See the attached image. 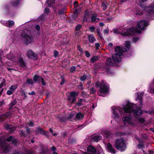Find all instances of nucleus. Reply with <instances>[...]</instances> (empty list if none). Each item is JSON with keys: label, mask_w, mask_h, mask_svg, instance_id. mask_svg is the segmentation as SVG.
Masks as SVG:
<instances>
[{"label": "nucleus", "mask_w": 154, "mask_h": 154, "mask_svg": "<svg viewBox=\"0 0 154 154\" xmlns=\"http://www.w3.org/2000/svg\"><path fill=\"white\" fill-rule=\"evenodd\" d=\"M136 104L132 103H128L124 108H120L119 107H116L115 106L112 107V117L117 121L120 120V117L118 112L121 114H124L126 112H133L134 116L140 115L141 114L142 111L139 108H137Z\"/></svg>", "instance_id": "1"}, {"label": "nucleus", "mask_w": 154, "mask_h": 154, "mask_svg": "<svg viewBox=\"0 0 154 154\" xmlns=\"http://www.w3.org/2000/svg\"><path fill=\"white\" fill-rule=\"evenodd\" d=\"M130 43L128 41L125 42V46L121 49L119 46H117L115 48V51L117 52L114 54L112 56V59L113 61H112L110 58H108L106 60V64L108 66L114 65V63L120 62L121 61L122 56L123 54L122 52H125L127 51L130 48Z\"/></svg>", "instance_id": "2"}, {"label": "nucleus", "mask_w": 154, "mask_h": 154, "mask_svg": "<svg viewBox=\"0 0 154 154\" xmlns=\"http://www.w3.org/2000/svg\"><path fill=\"white\" fill-rule=\"evenodd\" d=\"M114 33L116 34H119L122 36H128L133 35L135 32L139 33L140 30L134 28H128L126 29L123 28L119 29H113Z\"/></svg>", "instance_id": "3"}, {"label": "nucleus", "mask_w": 154, "mask_h": 154, "mask_svg": "<svg viewBox=\"0 0 154 154\" xmlns=\"http://www.w3.org/2000/svg\"><path fill=\"white\" fill-rule=\"evenodd\" d=\"M116 148L121 152L125 151L126 149V144L124 139L121 138L117 139L115 141Z\"/></svg>", "instance_id": "4"}, {"label": "nucleus", "mask_w": 154, "mask_h": 154, "mask_svg": "<svg viewBox=\"0 0 154 154\" xmlns=\"http://www.w3.org/2000/svg\"><path fill=\"white\" fill-rule=\"evenodd\" d=\"M25 32V31H23L21 34L22 38L21 40L25 44L28 45L33 42V39L30 35L26 33Z\"/></svg>", "instance_id": "5"}, {"label": "nucleus", "mask_w": 154, "mask_h": 154, "mask_svg": "<svg viewBox=\"0 0 154 154\" xmlns=\"http://www.w3.org/2000/svg\"><path fill=\"white\" fill-rule=\"evenodd\" d=\"M148 23L145 20H141L139 21L137 23V26L139 29H138L137 28L135 27H131V28H134L137 29V30H140V32L139 33L135 32L134 34L132 35H135L137 34H138L141 32L140 30L143 29L144 30V27L148 26Z\"/></svg>", "instance_id": "6"}, {"label": "nucleus", "mask_w": 154, "mask_h": 154, "mask_svg": "<svg viewBox=\"0 0 154 154\" xmlns=\"http://www.w3.org/2000/svg\"><path fill=\"white\" fill-rule=\"evenodd\" d=\"M109 86L108 85L104 82H102L100 86V92L102 94H106L108 93Z\"/></svg>", "instance_id": "7"}, {"label": "nucleus", "mask_w": 154, "mask_h": 154, "mask_svg": "<svg viewBox=\"0 0 154 154\" xmlns=\"http://www.w3.org/2000/svg\"><path fill=\"white\" fill-rule=\"evenodd\" d=\"M98 149L99 150V152H98V149L96 150V149L93 146L90 145L87 147V151L88 152H91L92 153H94L96 152L98 154H101L103 153V150L100 146L99 147Z\"/></svg>", "instance_id": "8"}, {"label": "nucleus", "mask_w": 154, "mask_h": 154, "mask_svg": "<svg viewBox=\"0 0 154 154\" xmlns=\"http://www.w3.org/2000/svg\"><path fill=\"white\" fill-rule=\"evenodd\" d=\"M144 13H145V15L147 16L150 15L154 13V3H152L150 7L149 8H146L145 9Z\"/></svg>", "instance_id": "9"}, {"label": "nucleus", "mask_w": 154, "mask_h": 154, "mask_svg": "<svg viewBox=\"0 0 154 154\" xmlns=\"http://www.w3.org/2000/svg\"><path fill=\"white\" fill-rule=\"evenodd\" d=\"M27 57L30 59L36 60L37 59L36 54L33 53L32 50H29L26 53Z\"/></svg>", "instance_id": "10"}, {"label": "nucleus", "mask_w": 154, "mask_h": 154, "mask_svg": "<svg viewBox=\"0 0 154 154\" xmlns=\"http://www.w3.org/2000/svg\"><path fill=\"white\" fill-rule=\"evenodd\" d=\"M122 121L124 124H131V117H125L122 118Z\"/></svg>", "instance_id": "11"}, {"label": "nucleus", "mask_w": 154, "mask_h": 154, "mask_svg": "<svg viewBox=\"0 0 154 154\" xmlns=\"http://www.w3.org/2000/svg\"><path fill=\"white\" fill-rule=\"evenodd\" d=\"M107 148L108 150L110 152L115 153H116V150L113 148L112 145L110 143H108L106 145Z\"/></svg>", "instance_id": "12"}, {"label": "nucleus", "mask_w": 154, "mask_h": 154, "mask_svg": "<svg viewBox=\"0 0 154 154\" xmlns=\"http://www.w3.org/2000/svg\"><path fill=\"white\" fill-rule=\"evenodd\" d=\"M7 140L8 142H9L11 143L14 144L15 145H17V140L16 139L14 138V137L11 136L7 138Z\"/></svg>", "instance_id": "13"}, {"label": "nucleus", "mask_w": 154, "mask_h": 154, "mask_svg": "<svg viewBox=\"0 0 154 154\" xmlns=\"http://www.w3.org/2000/svg\"><path fill=\"white\" fill-rule=\"evenodd\" d=\"M143 93H141L140 94L138 93H137L136 94L137 96V99H136V100H139L140 101V106H141V105H142V97L143 95Z\"/></svg>", "instance_id": "14"}, {"label": "nucleus", "mask_w": 154, "mask_h": 154, "mask_svg": "<svg viewBox=\"0 0 154 154\" xmlns=\"http://www.w3.org/2000/svg\"><path fill=\"white\" fill-rule=\"evenodd\" d=\"M102 137L97 135L93 136L91 138V141L97 142L99 140H100Z\"/></svg>", "instance_id": "15"}, {"label": "nucleus", "mask_w": 154, "mask_h": 154, "mask_svg": "<svg viewBox=\"0 0 154 154\" xmlns=\"http://www.w3.org/2000/svg\"><path fill=\"white\" fill-rule=\"evenodd\" d=\"M97 15L96 14H94L92 15L91 17V23L92 22H97L98 21L99 19L97 17Z\"/></svg>", "instance_id": "16"}, {"label": "nucleus", "mask_w": 154, "mask_h": 154, "mask_svg": "<svg viewBox=\"0 0 154 154\" xmlns=\"http://www.w3.org/2000/svg\"><path fill=\"white\" fill-rule=\"evenodd\" d=\"M85 102V99H80L78 100V101L76 103V104L78 106H80L82 105H84V103Z\"/></svg>", "instance_id": "17"}, {"label": "nucleus", "mask_w": 154, "mask_h": 154, "mask_svg": "<svg viewBox=\"0 0 154 154\" xmlns=\"http://www.w3.org/2000/svg\"><path fill=\"white\" fill-rule=\"evenodd\" d=\"M143 12V11L137 8L134 11V14L136 15H141Z\"/></svg>", "instance_id": "18"}, {"label": "nucleus", "mask_w": 154, "mask_h": 154, "mask_svg": "<svg viewBox=\"0 0 154 154\" xmlns=\"http://www.w3.org/2000/svg\"><path fill=\"white\" fill-rule=\"evenodd\" d=\"M103 135L106 137L107 138H109L112 134H111L109 131H105L104 132Z\"/></svg>", "instance_id": "19"}, {"label": "nucleus", "mask_w": 154, "mask_h": 154, "mask_svg": "<svg viewBox=\"0 0 154 154\" xmlns=\"http://www.w3.org/2000/svg\"><path fill=\"white\" fill-rule=\"evenodd\" d=\"M14 24V22L13 21H6V26L10 27L13 26Z\"/></svg>", "instance_id": "20"}, {"label": "nucleus", "mask_w": 154, "mask_h": 154, "mask_svg": "<svg viewBox=\"0 0 154 154\" xmlns=\"http://www.w3.org/2000/svg\"><path fill=\"white\" fill-rule=\"evenodd\" d=\"M88 39L89 41L91 43H93L95 41V38L92 35H88Z\"/></svg>", "instance_id": "21"}, {"label": "nucleus", "mask_w": 154, "mask_h": 154, "mask_svg": "<svg viewBox=\"0 0 154 154\" xmlns=\"http://www.w3.org/2000/svg\"><path fill=\"white\" fill-rule=\"evenodd\" d=\"M83 115L80 112L78 113L76 116V118L78 119H83Z\"/></svg>", "instance_id": "22"}, {"label": "nucleus", "mask_w": 154, "mask_h": 154, "mask_svg": "<svg viewBox=\"0 0 154 154\" xmlns=\"http://www.w3.org/2000/svg\"><path fill=\"white\" fill-rule=\"evenodd\" d=\"M19 64L21 67H24L25 66V64L22 58H20L19 59Z\"/></svg>", "instance_id": "23"}, {"label": "nucleus", "mask_w": 154, "mask_h": 154, "mask_svg": "<svg viewBox=\"0 0 154 154\" xmlns=\"http://www.w3.org/2000/svg\"><path fill=\"white\" fill-rule=\"evenodd\" d=\"M68 99L69 102L71 103L75 102L76 100V97H72L70 96L69 97Z\"/></svg>", "instance_id": "24"}, {"label": "nucleus", "mask_w": 154, "mask_h": 154, "mask_svg": "<svg viewBox=\"0 0 154 154\" xmlns=\"http://www.w3.org/2000/svg\"><path fill=\"white\" fill-rule=\"evenodd\" d=\"M79 94L78 92H76L75 91L71 92L70 93V96L72 97H76Z\"/></svg>", "instance_id": "25"}, {"label": "nucleus", "mask_w": 154, "mask_h": 154, "mask_svg": "<svg viewBox=\"0 0 154 154\" xmlns=\"http://www.w3.org/2000/svg\"><path fill=\"white\" fill-rule=\"evenodd\" d=\"M17 87V85H12L10 87L9 89L10 90H11L13 92H14Z\"/></svg>", "instance_id": "26"}, {"label": "nucleus", "mask_w": 154, "mask_h": 154, "mask_svg": "<svg viewBox=\"0 0 154 154\" xmlns=\"http://www.w3.org/2000/svg\"><path fill=\"white\" fill-rule=\"evenodd\" d=\"M55 2L54 0H48L47 1V3L49 5V6H51Z\"/></svg>", "instance_id": "27"}, {"label": "nucleus", "mask_w": 154, "mask_h": 154, "mask_svg": "<svg viewBox=\"0 0 154 154\" xmlns=\"http://www.w3.org/2000/svg\"><path fill=\"white\" fill-rule=\"evenodd\" d=\"M136 121H137V122L139 123L144 122L145 121V120L143 118H140L137 117L136 118Z\"/></svg>", "instance_id": "28"}, {"label": "nucleus", "mask_w": 154, "mask_h": 154, "mask_svg": "<svg viewBox=\"0 0 154 154\" xmlns=\"http://www.w3.org/2000/svg\"><path fill=\"white\" fill-rule=\"evenodd\" d=\"M98 57L97 56H94L91 59V62L92 63H94L95 61L98 60Z\"/></svg>", "instance_id": "29"}, {"label": "nucleus", "mask_w": 154, "mask_h": 154, "mask_svg": "<svg viewBox=\"0 0 154 154\" xmlns=\"http://www.w3.org/2000/svg\"><path fill=\"white\" fill-rule=\"evenodd\" d=\"M13 54L11 53H9L7 54V57L8 59H13Z\"/></svg>", "instance_id": "30"}, {"label": "nucleus", "mask_w": 154, "mask_h": 154, "mask_svg": "<svg viewBox=\"0 0 154 154\" xmlns=\"http://www.w3.org/2000/svg\"><path fill=\"white\" fill-rule=\"evenodd\" d=\"M17 103V101L15 100H14L11 103L9 104L10 108L14 106Z\"/></svg>", "instance_id": "31"}, {"label": "nucleus", "mask_w": 154, "mask_h": 154, "mask_svg": "<svg viewBox=\"0 0 154 154\" xmlns=\"http://www.w3.org/2000/svg\"><path fill=\"white\" fill-rule=\"evenodd\" d=\"M26 82L32 85L33 84V82L31 79H28Z\"/></svg>", "instance_id": "32"}, {"label": "nucleus", "mask_w": 154, "mask_h": 154, "mask_svg": "<svg viewBox=\"0 0 154 154\" xmlns=\"http://www.w3.org/2000/svg\"><path fill=\"white\" fill-rule=\"evenodd\" d=\"M76 68L75 66H73L70 69V71L71 72H74Z\"/></svg>", "instance_id": "33"}, {"label": "nucleus", "mask_w": 154, "mask_h": 154, "mask_svg": "<svg viewBox=\"0 0 154 154\" xmlns=\"http://www.w3.org/2000/svg\"><path fill=\"white\" fill-rule=\"evenodd\" d=\"M102 6L103 10H105L107 8L106 3H103Z\"/></svg>", "instance_id": "34"}, {"label": "nucleus", "mask_w": 154, "mask_h": 154, "mask_svg": "<svg viewBox=\"0 0 154 154\" xmlns=\"http://www.w3.org/2000/svg\"><path fill=\"white\" fill-rule=\"evenodd\" d=\"M82 26L81 24H79L77 25L75 27V30L76 31H78L82 27Z\"/></svg>", "instance_id": "35"}, {"label": "nucleus", "mask_w": 154, "mask_h": 154, "mask_svg": "<svg viewBox=\"0 0 154 154\" xmlns=\"http://www.w3.org/2000/svg\"><path fill=\"white\" fill-rule=\"evenodd\" d=\"M89 29L90 31L92 32H94L95 31V27L93 26H91L89 27Z\"/></svg>", "instance_id": "36"}, {"label": "nucleus", "mask_w": 154, "mask_h": 154, "mask_svg": "<svg viewBox=\"0 0 154 154\" xmlns=\"http://www.w3.org/2000/svg\"><path fill=\"white\" fill-rule=\"evenodd\" d=\"M96 92L95 89L94 88H92L90 90V93L91 94H94Z\"/></svg>", "instance_id": "37"}, {"label": "nucleus", "mask_w": 154, "mask_h": 154, "mask_svg": "<svg viewBox=\"0 0 154 154\" xmlns=\"http://www.w3.org/2000/svg\"><path fill=\"white\" fill-rule=\"evenodd\" d=\"M13 92L10 89L9 90L7 91V94L8 95H11L13 94Z\"/></svg>", "instance_id": "38"}, {"label": "nucleus", "mask_w": 154, "mask_h": 154, "mask_svg": "<svg viewBox=\"0 0 154 154\" xmlns=\"http://www.w3.org/2000/svg\"><path fill=\"white\" fill-rule=\"evenodd\" d=\"M19 0H17L16 2H12V5L14 6H16L17 5H18L19 4Z\"/></svg>", "instance_id": "39"}, {"label": "nucleus", "mask_w": 154, "mask_h": 154, "mask_svg": "<svg viewBox=\"0 0 154 154\" xmlns=\"http://www.w3.org/2000/svg\"><path fill=\"white\" fill-rule=\"evenodd\" d=\"M87 94L86 92L82 91V96L84 97H85L87 95Z\"/></svg>", "instance_id": "40"}, {"label": "nucleus", "mask_w": 154, "mask_h": 154, "mask_svg": "<svg viewBox=\"0 0 154 154\" xmlns=\"http://www.w3.org/2000/svg\"><path fill=\"white\" fill-rule=\"evenodd\" d=\"M39 77L36 75H35L33 77L34 80L36 82V81L38 79Z\"/></svg>", "instance_id": "41"}, {"label": "nucleus", "mask_w": 154, "mask_h": 154, "mask_svg": "<svg viewBox=\"0 0 154 154\" xmlns=\"http://www.w3.org/2000/svg\"><path fill=\"white\" fill-rule=\"evenodd\" d=\"M86 79V77L85 75H84L83 76H82L81 78L80 79L82 81H84L85 79Z\"/></svg>", "instance_id": "42"}, {"label": "nucleus", "mask_w": 154, "mask_h": 154, "mask_svg": "<svg viewBox=\"0 0 154 154\" xmlns=\"http://www.w3.org/2000/svg\"><path fill=\"white\" fill-rule=\"evenodd\" d=\"M61 82L60 83V84L61 85H63L65 82V80L64 79V78L63 77H62V80H61Z\"/></svg>", "instance_id": "43"}, {"label": "nucleus", "mask_w": 154, "mask_h": 154, "mask_svg": "<svg viewBox=\"0 0 154 154\" xmlns=\"http://www.w3.org/2000/svg\"><path fill=\"white\" fill-rule=\"evenodd\" d=\"M64 13V9H62L58 11V14H62Z\"/></svg>", "instance_id": "44"}, {"label": "nucleus", "mask_w": 154, "mask_h": 154, "mask_svg": "<svg viewBox=\"0 0 154 154\" xmlns=\"http://www.w3.org/2000/svg\"><path fill=\"white\" fill-rule=\"evenodd\" d=\"M86 56L87 57H89L90 56V53L88 51H86L85 52Z\"/></svg>", "instance_id": "45"}, {"label": "nucleus", "mask_w": 154, "mask_h": 154, "mask_svg": "<svg viewBox=\"0 0 154 154\" xmlns=\"http://www.w3.org/2000/svg\"><path fill=\"white\" fill-rule=\"evenodd\" d=\"M41 80L42 84L44 85H45L46 84L45 83V81L43 78H41Z\"/></svg>", "instance_id": "46"}, {"label": "nucleus", "mask_w": 154, "mask_h": 154, "mask_svg": "<svg viewBox=\"0 0 154 154\" xmlns=\"http://www.w3.org/2000/svg\"><path fill=\"white\" fill-rule=\"evenodd\" d=\"M95 46L97 49H98L100 47V44L98 43H96L95 44Z\"/></svg>", "instance_id": "47"}, {"label": "nucleus", "mask_w": 154, "mask_h": 154, "mask_svg": "<svg viewBox=\"0 0 154 154\" xmlns=\"http://www.w3.org/2000/svg\"><path fill=\"white\" fill-rule=\"evenodd\" d=\"M49 12V8H45V12L46 13H48Z\"/></svg>", "instance_id": "48"}, {"label": "nucleus", "mask_w": 154, "mask_h": 154, "mask_svg": "<svg viewBox=\"0 0 154 154\" xmlns=\"http://www.w3.org/2000/svg\"><path fill=\"white\" fill-rule=\"evenodd\" d=\"M28 94L29 95H34L35 94V93L34 91H32L31 93L29 92L28 93Z\"/></svg>", "instance_id": "49"}, {"label": "nucleus", "mask_w": 154, "mask_h": 154, "mask_svg": "<svg viewBox=\"0 0 154 154\" xmlns=\"http://www.w3.org/2000/svg\"><path fill=\"white\" fill-rule=\"evenodd\" d=\"M58 54V52L57 51H55L54 52V56L56 57H57Z\"/></svg>", "instance_id": "50"}, {"label": "nucleus", "mask_w": 154, "mask_h": 154, "mask_svg": "<svg viewBox=\"0 0 154 154\" xmlns=\"http://www.w3.org/2000/svg\"><path fill=\"white\" fill-rule=\"evenodd\" d=\"M28 124L29 126H33L34 125L33 123L31 122H30Z\"/></svg>", "instance_id": "51"}, {"label": "nucleus", "mask_w": 154, "mask_h": 154, "mask_svg": "<svg viewBox=\"0 0 154 154\" xmlns=\"http://www.w3.org/2000/svg\"><path fill=\"white\" fill-rule=\"evenodd\" d=\"M36 29L38 31H39L40 29V26L39 25H37L36 26Z\"/></svg>", "instance_id": "52"}, {"label": "nucleus", "mask_w": 154, "mask_h": 154, "mask_svg": "<svg viewBox=\"0 0 154 154\" xmlns=\"http://www.w3.org/2000/svg\"><path fill=\"white\" fill-rule=\"evenodd\" d=\"M13 154H23L22 153H20L19 151H17L15 152Z\"/></svg>", "instance_id": "53"}, {"label": "nucleus", "mask_w": 154, "mask_h": 154, "mask_svg": "<svg viewBox=\"0 0 154 154\" xmlns=\"http://www.w3.org/2000/svg\"><path fill=\"white\" fill-rule=\"evenodd\" d=\"M109 32V30L107 29H106L104 30V32L106 34L108 33Z\"/></svg>", "instance_id": "54"}, {"label": "nucleus", "mask_w": 154, "mask_h": 154, "mask_svg": "<svg viewBox=\"0 0 154 154\" xmlns=\"http://www.w3.org/2000/svg\"><path fill=\"white\" fill-rule=\"evenodd\" d=\"M139 39L138 38H134L133 39V41L134 42H136Z\"/></svg>", "instance_id": "55"}, {"label": "nucleus", "mask_w": 154, "mask_h": 154, "mask_svg": "<svg viewBox=\"0 0 154 154\" xmlns=\"http://www.w3.org/2000/svg\"><path fill=\"white\" fill-rule=\"evenodd\" d=\"M78 49L80 51L82 52V50L81 49L80 47L79 46H78Z\"/></svg>", "instance_id": "56"}, {"label": "nucleus", "mask_w": 154, "mask_h": 154, "mask_svg": "<svg viewBox=\"0 0 154 154\" xmlns=\"http://www.w3.org/2000/svg\"><path fill=\"white\" fill-rule=\"evenodd\" d=\"M8 149V147H6L5 148V149L4 150V151L5 152H8V150L7 149Z\"/></svg>", "instance_id": "57"}, {"label": "nucleus", "mask_w": 154, "mask_h": 154, "mask_svg": "<svg viewBox=\"0 0 154 154\" xmlns=\"http://www.w3.org/2000/svg\"><path fill=\"white\" fill-rule=\"evenodd\" d=\"M51 149L53 151H55L56 149V148L54 146H53L51 148Z\"/></svg>", "instance_id": "58"}, {"label": "nucleus", "mask_w": 154, "mask_h": 154, "mask_svg": "<svg viewBox=\"0 0 154 154\" xmlns=\"http://www.w3.org/2000/svg\"><path fill=\"white\" fill-rule=\"evenodd\" d=\"M144 112L148 114H152V112H150V111H145Z\"/></svg>", "instance_id": "59"}, {"label": "nucleus", "mask_w": 154, "mask_h": 154, "mask_svg": "<svg viewBox=\"0 0 154 154\" xmlns=\"http://www.w3.org/2000/svg\"><path fill=\"white\" fill-rule=\"evenodd\" d=\"M2 23L4 24H5V25H6V21L3 20L2 21Z\"/></svg>", "instance_id": "60"}, {"label": "nucleus", "mask_w": 154, "mask_h": 154, "mask_svg": "<svg viewBox=\"0 0 154 154\" xmlns=\"http://www.w3.org/2000/svg\"><path fill=\"white\" fill-rule=\"evenodd\" d=\"M100 25L101 26H102L104 25V24L103 23H100Z\"/></svg>", "instance_id": "61"}, {"label": "nucleus", "mask_w": 154, "mask_h": 154, "mask_svg": "<svg viewBox=\"0 0 154 154\" xmlns=\"http://www.w3.org/2000/svg\"><path fill=\"white\" fill-rule=\"evenodd\" d=\"M28 154H33L32 152H31L29 150L28 151Z\"/></svg>", "instance_id": "62"}, {"label": "nucleus", "mask_w": 154, "mask_h": 154, "mask_svg": "<svg viewBox=\"0 0 154 154\" xmlns=\"http://www.w3.org/2000/svg\"><path fill=\"white\" fill-rule=\"evenodd\" d=\"M108 45L109 46L111 47L113 45H112V43H110L108 44Z\"/></svg>", "instance_id": "63"}, {"label": "nucleus", "mask_w": 154, "mask_h": 154, "mask_svg": "<svg viewBox=\"0 0 154 154\" xmlns=\"http://www.w3.org/2000/svg\"><path fill=\"white\" fill-rule=\"evenodd\" d=\"M135 138H136V139H137V140H138V141H139V142H140V140H139V139H138V137L137 136H135Z\"/></svg>", "instance_id": "64"}]
</instances>
